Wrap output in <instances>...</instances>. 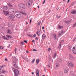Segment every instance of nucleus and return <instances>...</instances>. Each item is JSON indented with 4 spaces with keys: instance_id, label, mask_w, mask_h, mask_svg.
<instances>
[{
    "instance_id": "obj_1",
    "label": "nucleus",
    "mask_w": 76,
    "mask_h": 76,
    "mask_svg": "<svg viewBox=\"0 0 76 76\" xmlns=\"http://www.w3.org/2000/svg\"><path fill=\"white\" fill-rule=\"evenodd\" d=\"M18 61V60L15 57H14V61H12V64L13 66L15 67V68L16 69H20L17 64Z\"/></svg>"
},
{
    "instance_id": "obj_2",
    "label": "nucleus",
    "mask_w": 76,
    "mask_h": 76,
    "mask_svg": "<svg viewBox=\"0 0 76 76\" xmlns=\"http://www.w3.org/2000/svg\"><path fill=\"white\" fill-rule=\"evenodd\" d=\"M18 6L20 9H21V10L25 9V5L24 4L20 3L18 4Z\"/></svg>"
},
{
    "instance_id": "obj_3",
    "label": "nucleus",
    "mask_w": 76,
    "mask_h": 76,
    "mask_svg": "<svg viewBox=\"0 0 76 76\" xmlns=\"http://www.w3.org/2000/svg\"><path fill=\"white\" fill-rule=\"evenodd\" d=\"M68 66H69V67H71V68L74 67V65H73V63L71 61L68 62Z\"/></svg>"
},
{
    "instance_id": "obj_4",
    "label": "nucleus",
    "mask_w": 76,
    "mask_h": 76,
    "mask_svg": "<svg viewBox=\"0 0 76 76\" xmlns=\"http://www.w3.org/2000/svg\"><path fill=\"white\" fill-rule=\"evenodd\" d=\"M31 4H32V1H28L26 4L27 7H30L31 6Z\"/></svg>"
},
{
    "instance_id": "obj_5",
    "label": "nucleus",
    "mask_w": 76,
    "mask_h": 76,
    "mask_svg": "<svg viewBox=\"0 0 76 76\" xmlns=\"http://www.w3.org/2000/svg\"><path fill=\"white\" fill-rule=\"evenodd\" d=\"M69 59L70 60H72V61H73L75 60V59H74V58L73 57V56L71 54H70L69 56Z\"/></svg>"
},
{
    "instance_id": "obj_6",
    "label": "nucleus",
    "mask_w": 76,
    "mask_h": 76,
    "mask_svg": "<svg viewBox=\"0 0 76 76\" xmlns=\"http://www.w3.org/2000/svg\"><path fill=\"white\" fill-rule=\"evenodd\" d=\"M3 12H4V14L5 16H7V15H9V11H5L3 10Z\"/></svg>"
},
{
    "instance_id": "obj_7",
    "label": "nucleus",
    "mask_w": 76,
    "mask_h": 76,
    "mask_svg": "<svg viewBox=\"0 0 76 76\" xmlns=\"http://www.w3.org/2000/svg\"><path fill=\"white\" fill-rule=\"evenodd\" d=\"M64 42V39L61 40V42H60V43L59 44V47H58V48H61V44H63Z\"/></svg>"
},
{
    "instance_id": "obj_8",
    "label": "nucleus",
    "mask_w": 76,
    "mask_h": 76,
    "mask_svg": "<svg viewBox=\"0 0 76 76\" xmlns=\"http://www.w3.org/2000/svg\"><path fill=\"white\" fill-rule=\"evenodd\" d=\"M15 16H16V17H17V18H20V17H21V15L19 13V14H16V13H15Z\"/></svg>"
},
{
    "instance_id": "obj_9",
    "label": "nucleus",
    "mask_w": 76,
    "mask_h": 76,
    "mask_svg": "<svg viewBox=\"0 0 76 76\" xmlns=\"http://www.w3.org/2000/svg\"><path fill=\"white\" fill-rule=\"evenodd\" d=\"M73 50H72V51H73V53L75 54H76V49L75 51V48L73 47L72 48Z\"/></svg>"
},
{
    "instance_id": "obj_10",
    "label": "nucleus",
    "mask_w": 76,
    "mask_h": 76,
    "mask_svg": "<svg viewBox=\"0 0 76 76\" xmlns=\"http://www.w3.org/2000/svg\"><path fill=\"white\" fill-rule=\"evenodd\" d=\"M10 17L11 19H14L15 18V15L13 14H10Z\"/></svg>"
},
{
    "instance_id": "obj_11",
    "label": "nucleus",
    "mask_w": 76,
    "mask_h": 76,
    "mask_svg": "<svg viewBox=\"0 0 76 76\" xmlns=\"http://www.w3.org/2000/svg\"><path fill=\"white\" fill-rule=\"evenodd\" d=\"M36 75L37 76H39V71L38 70V69H37L36 71Z\"/></svg>"
},
{
    "instance_id": "obj_12",
    "label": "nucleus",
    "mask_w": 76,
    "mask_h": 76,
    "mask_svg": "<svg viewBox=\"0 0 76 76\" xmlns=\"http://www.w3.org/2000/svg\"><path fill=\"white\" fill-rule=\"evenodd\" d=\"M2 37L3 39H5H5H6V40H9V39H7V38L5 36H3Z\"/></svg>"
},
{
    "instance_id": "obj_13",
    "label": "nucleus",
    "mask_w": 76,
    "mask_h": 76,
    "mask_svg": "<svg viewBox=\"0 0 76 76\" xmlns=\"http://www.w3.org/2000/svg\"><path fill=\"white\" fill-rule=\"evenodd\" d=\"M40 60L39 59H37L36 61V63L37 64H38L39 63V61Z\"/></svg>"
},
{
    "instance_id": "obj_14",
    "label": "nucleus",
    "mask_w": 76,
    "mask_h": 76,
    "mask_svg": "<svg viewBox=\"0 0 76 76\" xmlns=\"http://www.w3.org/2000/svg\"><path fill=\"white\" fill-rule=\"evenodd\" d=\"M63 28V26H61L60 25H58V29H61L62 28Z\"/></svg>"
},
{
    "instance_id": "obj_15",
    "label": "nucleus",
    "mask_w": 76,
    "mask_h": 76,
    "mask_svg": "<svg viewBox=\"0 0 76 76\" xmlns=\"http://www.w3.org/2000/svg\"><path fill=\"white\" fill-rule=\"evenodd\" d=\"M7 8H8V7H7V6H4L3 7V9L5 10H7Z\"/></svg>"
},
{
    "instance_id": "obj_16",
    "label": "nucleus",
    "mask_w": 76,
    "mask_h": 76,
    "mask_svg": "<svg viewBox=\"0 0 76 76\" xmlns=\"http://www.w3.org/2000/svg\"><path fill=\"white\" fill-rule=\"evenodd\" d=\"M46 37V36L45 34H43L42 36V39H44L45 37Z\"/></svg>"
},
{
    "instance_id": "obj_17",
    "label": "nucleus",
    "mask_w": 76,
    "mask_h": 76,
    "mask_svg": "<svg viewBox=\"0 0 76 76\" xmlns=\"http://www.w3.org/2000/svg\"><path fill=\"white\" fill-rule=\"evenodd\" d=\"M56 66L55 67L56 69H57L58 67H59V65L58 64H55Z\"/></svg>"
},
{
    "instance_id": "obj_18",
    "label": "nucleus",
    "mask_w": 76,
    "mask_h": 76,
    "mask_svg": "<svg viewBox=\"0 0 76 76\" xmlns=\"http://www.w3.org/2000/svg\"><path fill=\"white\" fill-rule=\"evenodd\" d=\"M71 13V14H76V11L75 10H74Z\"/></svg>"
},
{
    "instance_id": "obj_19",
    "label": "nucleus",
    "mask_w": 76,
    "mask_h": 76,
    "mask_svg": "<svg viewBox=\"0 0 76 76\" xmlns=\"http://www.w3.org/2000/svg\"><path fill=\"white\" fill-rule=\"evenodd\" d=\"M63 72L62 71H60L59 72V75L60 76H63Z\"/></svg>"
},
{
    "instance_id": "obj_20",
    "label": "nucleus",
    "mask_w": 76,
    "mask_h": 76,
    "mask_svg": "<svg viewBox=\"0 0 76 76\" xmlns=\"http://www.w3.org/2000/svg\"><path fill=\"white\" fill-rule=\"evenodd\" d=\"M52 37L54 39H56V34H53L52 35Z\"/></svg>"
},
{
    "instance_id": "obj_21",
    "label": "nucleus",
    "mask_w": 76,
    "mask_h": 76,
    "mask_svg": "<svg viewBox=\"0 0 76 76\" xmlns=\"http://www.w3.org/2000/svg\"><path fill=\"white\" fill-rule=\"evenodd\" d=\"M75 4H76V2L74 1L71 4L70 6H71L72 7L73 6H74Z\"/></svg>"
},
{
    "instance_id": "obj_22",
    "label": "nucleus",
    "mask_w": 76,
    "mask_h": 76,
    "mask_svg": "<svg viewBox=\"0 0 76 76\" xmlns=\"http://www.w3.org/2000/svg\"><path fill=\"white\" fill-rule=\"evenodd\" d=\"M37 34L38 35V36H39V34H41V32L40 31H38L37 33Z\"/></svg>"
},
{
    "instance_id": "obj_23",
    "label": "nucleus",
    "mask_w": 76,
    "mask_h": 76,
    "mask_svg": "<svg viewBox=\"0 0 76 76\" xmlns=\"http://www.w3.org/2000/svg\"><path fill=\"white\" fill-rule=\"evenodd\" d=\"M1 73H4V74H5V73H6V71H4V70H2L1 71Z\"/></svg>"
},
{
    "instance_id": "obj_24",
    "label": "nucleus",
    "mask_w": 76,
    "mask_h": 76,
    "mask_svg": "<svg viewBox=\"0 0 76 76\" xmlns=\"http://www.w3.org/2000/svg\"><path fill=\"white\" fill-rule=\"evenodd\" d=\"M58 63H61V58H58Z\"/></svg>"
},
{
    "instance_id": "obj_25",
    "label": "nucleus",
    "mask_w": 76,
    "mask_h": 76,
    "mask_svg": "<svg viewBox=\"0 0 76 76\" xmlns=\"http://www.w3.org/2000/svg\"><path fill=\"white\" fill-rule=\"evenodd\" d=\"M57 55H56V53H55L54 55L53 56V58H55L56 57Z\"/></svg>"
},
{
    "instance_id": "obj_26",
    "label": "nucleus",
    "mask_w": 76,
    "mask_h": 76,
    "mask_svg": "<svg viewBox=\"0 0 76 76\" xmlns=\"http://www.w3.org/2000/svg\"><path fill=\"white\" fill-rule=\"evenodd\" d=\"M6 36L8 38H12V37H11V36L10 35H6Z\"/></svg>"
},
{
    "instance_id": "obj_27",
    "label": "nucleus",
    "mask_w": 76,
    "mask_h": 76,
    "mask_svg": "<svg viewBox=\"0 0 76 76\" xmlns=\"http://www.w3.org/2000/svg\"><path fill=\"white\" fill-rule=\"evenodd\" d=\"M35 59H33L32 61H31V63H33V64H34V62H35Z\"/></svg>"
},
{
    "instance_id": "obj_28",
    "label": "nucleus",
    "mask_w": 76,
    "mask_h": 76,
    "mask_svg": "<svg viewBox=\"0 0 76 76\" xmlns=\"http://www.w3.org/2000/svg\"><path fill=\"white\" fill-rule=\"evenodd\" d=\"M65 31H63V30H62L61 31V33L62 35H63V33H65Z\"/></svg>"
},
{
    "instance_id": "obj_29",
    "label": "nucleus",
    "mask_w": 76,
    "mask_h": 76,
    "mask_svg": "<svg viewBox=\"0 0 76 76\" xmlns=\"http://www.w3.org/2000/svg\"><path fill=\"white\" fill-rule=\"evenodd\" d=\"M76 23H75L72 26V28H75V27H76Z\"/></svg>"
},
{
    "instance_id": "obj_30",
    "label": "nucleus",
    "mask_w": 76,
    "mask_h": 76,
    "mask_svg": "<svg viewBox=\"0 0 76 76\" xmlns=\"http://www.w3.org/2000/svg\"><path fill=\"white\" fill-rule=\"evenodd\" d=\"M64 72L65 73H68V71L67 70H64Z\"/></svg>"
},
{
    "instance_id": "obj_31",
    "label": "nucleus",
    "mask_w": 76,
    "mask_h": 76,
    "mask_svg": "<svg viewBox=\"0 0 76 76\" xmlns=\"http://www.w3.org/2000/svg\"><path fill=\"white\" fill-rule=\"evenodd\" d=\"M62 34H61V33L60 32V31L58 32V37H60V36H61V35Z\"/></svg>"
},
{
    "instance_id": "obj_32",
    "label": "nucleus",
    "mask_w": 76,
    "mask_h": 76,
    "mask_svg": "<svg viewBox=\"0 0 76 76\" xmlns=\"http://www.w3.org/2000/svg\"><path fill=\"white\" fill-rule=\"evenodd\" d=\"M8 6H9V7H13V5H10V3H9L8 4Z\"/></svg>"
},
{
    "instance_id": "obj_33",
    "label": "nucleus",
    "mask_w": 76,
    "mask_h": 76,
    "mask_svg": "<svg viewBox=\"0 0 76 76\" xmlns=\"http://www.w3.org/2000/svg\"><path fill=\"white\" fill-rule=\"evenodd\" d=\"M65 22L66 23H69V20L68 21L65 20Z\"/></svg>"
},
{
    "instance_id": "obj_34",
    "label": "nucleus",
    "mask_w": 76,
    "mask_h": 76,
    "mask_svg": "<svg viewBox=\"0 0 76 76\" xmlns=\"http://www.w3.org/2000/svg\"><path fill=\"white\" fill-rule=\"evenodd\" d=\"M74 74V73H73V71H71L70 72V74L71 75H73Z\"/></svg>"
},
{
    "instance_id": "obj_35",
    "label": "nucleus",
    "mask_w": 76,
    "mask_h": 76,
    "mask_svg": "<svg viewBox=\"0 0 76 76\" xmlns=\"http://www.w3.org/2000/svg\"><path fill=\"white\" fill-rule=\"evenodd\" d=\"M23 41L24 42H25V43H26V44H27V43H28V41L27 40H24Z\"/></svg>"
},
{
    "instance_id": "obj_36",
    "label": "nucleus",
    "mask_w": 76,
    "mask_h": 76,
    "mask_svg": "<svg viewBox=\"0 0 76 76\" xmlns=\"http://www.w3.org/2000/svg\"><path fill=\"white\" fill-rule=\"evenodd\" d=\"M3 70L2 69V67H0V73H1V72L2 71V70Z\"/></svg>"
},
{
    "instance_id": "obj_37",
    "label": "nucleus",
    "mask_w": 76,
    "mask_h": 76,
    "mask_svg": "<svg viewBox=\"0 0 76 76\" xmlns=\"http://www.w3.org/2000/svg\"><path fill=\"white\" fill-rule=\"evenodd\" d=\"M38 25H39H39H40V24H41V21H39L38 23Z\"/></svg>"
},
{
    "instance_id": "obj_38",
    "label": "nucleus",
    "mask_w": 76,
    "mask_h": 76,
    "mask_svg": "<svg viewBox=\"0 0 76 76\" xmlns=\"http://www.w3.org/2000/svg\"><path fill=\"white\" fill-rule=\"evenodd\" d=\"M27 35L28 36V37H32V35H31L30 34H27Z\"/></svg>"
},
{
    "instance_id": "obj_39",
    "label": "nucleus",
    "mask_w": 76,
    "mask_h": 76,
    "mask_svg": "<svg viewBox=\"0 0 76 76\" xmlns=\"http://www.w3.org/2000/svg\"><path fill=\"white\" fill-rule=\"evenodd\" d=\"M7 31L8 32H7V34H9L10 33V30L8 29L7 30Z\"/></svg>"
},
{
    "instance_id": "obj_40",
    "label": "nucleus",
    "mask_w": 76,
    "mask_h": 76,
    "mask_svg": "<svg viewBox=\"0 0 76 76\" xmlns=\"http://www.w3.org/2000/svg\"><path fill=\"white\" fill-rule=\"evenodd\" d=\"M17 50V48H15V53H16Z\"/></svg>"
},
{
    "instance_id": "obj_41",
    "label": "nucleus",
    "mask_w": 76,
    "mask_h": 76,
    "mask_svg": "<svg viewBox=\"0 0 76 76\" xmlns=\"http://www.w3.org/2000/svg\"><path fill=\"white\" fill-rule=\"evenodd\" d=\"M48 51H51V48H48Z\"/></svg>"
},
{
    "instance_id": "obj_42",
    "label": "nucleus",
    "mask_w": 76,
    "mask_h": 76,
    "mask_svg": "<svg viewBox=\"0 0 76 76\" xmlns=\"http://www.w3.org/2000/svg\"><path fill=\"white\" fill-rule=\"evenodd\" d=\"M33 51H38V50L35 49H34L33 50Z\"/></svg>"
},
{
    "instance_id": "obj_43",
    "label": "nucleus",
    "mask_w": 76,
    "mask_h": 76,
    "mask_svg": "<svg viewBox=\"0 0 76 76\" xmlns=\"http://www.w3.org/2000/svg\"><path fill=\"white\" fill-rule=\"evenodd\" d=\"M0 48L1 49V50H3V47L2 46H1L0 47Z\"/></svg>"
},
{
    "instance_id": "obj_44",
    "label": "nucleus",
    "mask_w": 76,
    "mask_h": 76,
    "mask_svg": "<svg viewBox=\"0 0 76 76\" xmlns=\"http://www.w3.org/2000/svg\"><path fill=\"white\" fill-rule=\"evenodd\" d=\"M51 56H50V55L49 56V60H51Z\"/></svg>"
},
{
    "instance_id": "obj_45",
    "label": "nucleus",
    "mask_w": 76,
    "mask_h": 76,
    "mask_svg": "<svg viewBox=\"0 0 76 76\" xmlns=\"http://www.w3.org/2000/svg\"><path fill=\"white\" fill-rule=\"evenodd\" d=\"M20 44H21V45H24V44L23 43V42H20Z\"/></svg>"
},
{
    "instance_id": "obj_46",
    "label": "nucleus",
    "mask_w": 76,
    "mask_h": 76,
    "mask_svg": "<svg viewBox=\"0 0 76 76\" xmlns=\"http://www.w3.org/2000/svg\"><path fill=\"white\" fill-rule=\"evenodd\" d=\"M45 0H44V1L43 3H42V4H43L44 3H45Z\"/></svg>"
},
{
    "instance_id": "obj_47",
    "label": "nucleus",
    "mask_w": 76,
    "mask_h": 76,
    "mask_svg": "<svg viewBox=\"0 0 76 76\" xmlns=\"http://www.w3.org/2000/svg\"><path fill=\"white\" fill-rule=\"evenodd\" d=\"M36 36H37V35L36 34H34L33 35L34 37H36Z\"/></svg>"
},
{
    "instance_id": "obj_48",
    "label": "nucleus",
    "mask_w": 76,
    "mask_h": 76,
    "mask_svg": "<svg viewBox=\"0 0 76 76\" xmlns=\"http://www.w3.org/2000/svg\"><path fill=\"white\" fill-rule=\"evenodd\" d=\"M19 13H21V14H22V13L23 12H22L21 11H19Z\"/></svg>"
},
{
    "instance_id": "obj_49",
    "label": "nucleus",
    "mask_w": 76,
    "mask_h": 76,
    "mask_svg": "<svg viewBox=\"0 0 76 76\" xmlns=\"http://www.w3.org/2000/svg\"><path fill=\"white\" fill-rule=\"evenodd\" d=\"M51 10H50L49 11H48V13H51Z\"/></svg>"
},
{
    "instance_id": "obj_50",
    "label": "nucleus",
    "mask_w": 76,
    "mask_h": 76,
    "mask_svg": "<svg viewBox=\"0 0 76 76\" xmlns=\"http://www.w3.org/2000/svg\"><path fill=\"white\" fill-rule=\"evenodd\" d=\"M36 40H38V37H36L35 38Z\"/></svg>"
},
{
    "instance_id": "obj_51",
    "label": "nucleus",
    "mask_w": 76,
    "mask_h": 76,
    "mask_svg": "<svg viewBox=\"0 0 76 76\" xmlns=\"http://www.w3.org/2000/svg\"><path fill=\"white\" fill-rule=\"evenodd\" d=\"M5 60L6 61H8V60L7 59V58H5Z\"/></svg>"
},
{
    "instance_id": "obj_52",
    "label": "nucleus",
    "mask_w": 76,
    "mask_h": 76,
    "mask_svg": "<svg viewBox=\"0 0 76 76\" xmlns=\"http://www.w3.org/2000/svg\"><path fill=\"white\" fill-rule=\"evenodd\" d=\"M48 67L49 69L50 68V65L48 66Z\"/></svg>"
},
{
    "instance_id": "obj_53",
    "label": "nucleus",
    "mask_w": 76,
    "mask_h": 76,
    "mask_svg": "<svg viewBox=\"0 0 76 76\" xmlns=\"http://www.w3.org/2000/svg\"><path fill=\"white\" fill-rule=\"evenodd\" d=\"M26 25H28V22H27V21H26Z\"/></svg>"
},
{
    "instance_id": "obj_54",
    "label": "nucleus",
    "mask_w": 76,
    "mask_h": 76,
    "mask_svg": "<svg viewBox=\"0 0 76 76\" xmlns=\"http://www.w3.org/2000/svg\"><path fill=\"white\" fill-rule=\"evenodd\" d=\"M26 53H29V51L28 50H26Z\"/></svg>"
},
{
    "instance_id": "obj_55",
    "label": "nucleus",
    "mask_w": 76,
    "mask_h": 76,
    "mask_svg": "<svg viewBox=\"0 0 76 76\" xmlns=\"http://www.w3.org/2000/svg\"><path fill=\"white\" fill-rule=\"evenodd\" d=\"M32 42L34 43V42H35V40H32Z\"/></svg>"
},
{
    "instance_id": "obj_56",
    "label": "nucleus",
    "mask_w": 76,
    "mask_h": 76,
    "mask_svg": "<svg viewBox=\"0 0 76 76\" xmlns=\"http://www.w3.org/2000/svg\"><path fill=\"white\" fill-rule=\"evenodd\" d=\"M44 28H45L44 27V26H43L42 27V29H44Z\"/></svg>"
},
{
    "instance_id": "obj_57",
    "label": "nucleus",
    "mask_w": 76,
    "mask_h": 76,
    "mask_svg": "<svg viewBox=\"0 0 76 76\" xmlns=\"http://www.w3.org/2000/svg\"><path fill=\"white\" fill-rule=\"evenodd\" d=\"M69 2H70V0H68L67 3H69Z\"/></svg>"
},
{
    "instance_id": "obj_58",
    "label": "nucleus",
    "mask_w": 76,
    "mask_h": 76,
    "mask_svg": "<svg viewBox=\"0 0 76 76\" xmlns=\"http://www.w3.org/2000/svg\"><path fill=\"white\" fill-rule=\"evenodd\" d=\"M24 14H25V12L23 13V12L22 13V15H24Z\"/></svg>"
},
{
    "instance_id": "obj_59",
    "label": "nucleus",
    "mask_w": 76,
    "mask_h": 76,
    "mask_svg": "<svg viewBox=\"0 0 76 76\" xmlns=\"http://www.w3.org/2000/svg\"><path fill=\"white\" fill-rule=\"evenodd\" d=\"M31 22H32V20L31 19L30 20V23H31Z\"/></svg>"
},
{
    "instance_id": "obj_60",
    "label": "nucleus",
    "mask_w": 76,
    "mask_h": 76,
    "mask_svg": "<svg viewBox=\"0 0 76 76\" xmlns=\"http://www.w3.org/2000/svg\"><path fill=\"white\" fill-rule=\"evenodd\" d=\"M9 34H12V32H10Z\"/></svg>"
},
{
    "instance_id": "obj_61",
    "label": "nucleus",
    "mask_w": 76,
    "mask_h": 76,
    "mask_svg": "<svg viewBox=\"0 0 76 76\" xmlns=\"http://www.w3.org/2000/svg\"><path fill=\"white\" fill-rule=\"evenodd\" d=\"M72 75L73 76H76V75L74 74Z\"/></svg>"
},
{
    "instance_id": "obj_62",
    "label": "nucleus",
    "mask_w": 76,
    "mask_h": 76,
    "mask_svg": "<svg viewBox=\"0 0 76 76\" xmlns=\"http://www.w3.org/2000/svg\"><path fill=\"white\" fill-rule=\"evenodd\" d=\"M31 74H32V75H34V72H32Z\"/></svg>"
},
{
    "instance_id": "obj_63",
    "label": "nucleus",
    "mask_w": 76,
    "mask_h": 76,
    "mask_svg": "<svg viewBox=\"0 0 76 76\" xmlns=\"http://www.w3.org/2000/svg\"><path fill=\"white\" fill-rule=\"evenodd\" d=\"M56 18H58V14H57L56 15Z\"/></svg>"
},
{
    "instance_id": "obj_64",
    "label": "nucleus",
    "mask_w": 76,
    "mask_h": 76,
    "mask_svg": "<svg viewBox=\"0 0 76 76\" xmlns=\"http://www.w3.org/2000/svg\"><path fill=\"white\" fill-rule=\"evenodd\" d=\"M24 15H26V14L24 12Z\"/></svg>"
}]
</instances>
